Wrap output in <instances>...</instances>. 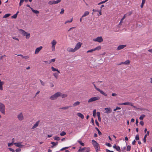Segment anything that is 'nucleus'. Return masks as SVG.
I'll list each match as a JSON object with an SVG mask.
<instances>
[{
  "mask_svg": "<svg viewBox=\"0 0 152 152\" xmlns=\"http://www.w3.org/2000/svg\"><path fill=\"white\" fill-rule=\"evenodd\" d=\"M93 41L100 43L103 41V39L102 37H98L94 39Z\"/></svg>",
  "mask_w": 152,
  "mask_h": 152,
  "instance_id": "obj_8",
  "label": "nucleus"
},
{
  "mask_svg": "<svg viewBox=\"0 0 152 152\" xmlns=\"http://www.w3.org/2000/svg\"><path fill=\"white\" fill-rule=\"evenodd\" d=\"M51 69H52V71H56L57 72H58V73H60V71L58 70V69L55 68L53 66L51 67Z\"/></svg>",
  "mask_w": 152,
  "mask_h": 152,
  "instance_id": "obj_23",
  "label": "nucleus"
},
{
  "mask_svg": "<svg viewBox=\"0 0 152 152\" xmlns=\"http://www.w3.org/2000/svg\"><path fill=\"white\" fill-rule=\"evenodd\" d=\"M29 58V56H23V58H24L25 59H27V58Z\"/></svg>",
  "mask_w": 152,
  "mask_h": 152,
  "instance_id": "obj_55",
  "label": "nucleus"
},
{
  "mask_svg": "<svg viewBox=\"0 0 152 152\" xmlns=\"http://www.w3.org/2000/svg\"><path fill=\"white\" fill-rule=\"evenodd\" d=\"M92 84H93V85L94 86L95 88L96 89V90H97V91L99 92L101 94H103L104 96H107V95L106 93H105L103 91H102V90H101L100 89L97 88L96 87L95 85L94 84V83H92Z\"/></svg>",
  "mask_w": 152,
  "mask_h": 152,
  "instance_id": "obj_6",
  "label": "nucleus"
},
{
  "mask_svg": "<svg viewBox=\"0 0 152 152\" xmlns=\"http://www.w3.org/2000/svg\"><path fill=\"white\" fill-rule=\"evenodd\" d=\"M145 115L142 114L140 116L139 119L141 120H142L145 117Z\"/></svg>",
  "mask_w": 152,
  "mask_h": 152,
  "instance_id": "obj_31",
  "label": "nucleus"
},
{
  "mask_svg": "<svg viewBox=\"0 0 152 152\" xmlns=\"http://www.w3.org/2000/svg\"><path fill=\"white\" fill-rule=\"evenodd\" d=\"M54 139L55 140H59L60 139V138L59 137L57 136L55 137L54 138Z\"/></svg>",
  "mask_w": 152,
  "mask_h": 152,
  "instance_id": "obj_42",
  "label": "nucleus"
},
{
  "mask_svg": "<svg viewBox=\"0 0 152 152\" xmlns=\"http://www.w3.org/2000/svg\"><path fill=\"white\" fill-rule=\"evenodd\" d=\"M105 3V2L104 1H101V2H100L99 3H98V5H99L100 4H103V3Z\"/></svg>",
  "mask_w": 152,
  "mask_h": 152,
  "instance_id": "obj_60",
  "label": "nucleus"
},
{
  "mask_svg": "<svg viewBox=\"0 0 152 152\" xmlns=\"http://www.w3.org/2000/svg\"><path fill=\"white\" fill-rule=\"evenodd\" d=\"M60 96L62 98H65L67 96V95L66 94H62L60 92Z\"/></svg>",
  "mask_w": 152,
  "mask_h": 152,
  "instance_id": "obj_27",
  "label": "nucleus"
},
{
  "mask_svg": "<svg viewBox=\"0 0 152 152\" xmlns=\"http://www.w3.org/2000/svg\"><path fill=\"white\" fill-rule=\"evenodd\" d=\"M104 110H106L105 113H110L112 112V110L110 108H105Z\"/></svg>",
  "mask_w": 152,
  "mask_h": 152,
  "instance_id": "obj_19",
  "label": "nucleus"
},
{
  "mask_svg": "<svg viewBox=\"0 0 152 152\" xmlns=\"http://www.w3.org/2000/svg\"><path fill=\"white\" fill-rule=\"evenodd\" d=\"M106 145L109 147H111L112 146V145L110 144L108 142H107L106 143Z\"/></svg>",
  "mask_w": 152,
  "mask_h": 152,
  "instance_id": "obj_47",
  "label": "nucleus"
},
{
  "mask_svg": "<svg viewBox=\"0 0 152 152\" xmlns=\"http://www.w3.org/2000/svg\"><path fill=\"white\" fill-rule=\"evenodd\" d=\"M135 139L136 140H139V136L137 134L136 135L135 137Z\"/></svg>",
  "mask_w": 152,
  "mask_h": 152,
  "instance_id": "obj_46",
  "label": "nucleus"
},
{
  "mask_svg": "<svg viewBox=\"0 0 152 152\" xmlns=\"http://www.w3.org/2000/svg\"><path fill=\"white\" fill-rule=\"evenodd\" d=\"M18 118L20 121H22L23 119V116L22 113H20L18 115Z\"/></svg>",
  "mask_w": 152,
  "mask_h": 152,
  "instance_id": "obj_15",
  "label": "nucleus"
},
{
  "mask_svg": "<svg viewBox=\"0 0 152 152\" xmlns=\"http://www.w3.org/2000/svg\"><path fill=\"white\" fill-rule=\"evenodd\" d=\"M57 42L55 39H53L51 42L52 46L51 50L52 51H54L55 50V46Z\"/></svg>",
  "mask_w": 152,
  "mask_h": 152,
  "instance_id": "obj_5",
  "label": "nucleus"
},
{
  "mask_svg": "<svg viewBox=\"0 0 152 152\" xmlns=\"http://www.w3.org/2000/svg\"><path fill=\"white\" fill-rule=\"evenodd\" d=\"M5 105L0 102V112L4 115L5 114Z\"/></svg>",
  "mask_w": 152,
  "mask_h": 152,
  "instance_id": "obj_3",
  "label": "nucleus"
},
{
  "mask_svg": "<svg viewBox=\"0 0 152 152\" xmlns=\"http://www.w3.org/2000/svg\"><path fill=\"white\" fill-rule=\"evenodd\" d=\"M48 3L50 5L54 4V1H50L48 2Z\"/></svg>",
  "mask_w": 152,
  "mask_h": 152,
  "instance_id": "obj_39",
  "label": "nucleus"
},
{
  "mask_svg": "<svg viewBox=\"0 0 152 152\" xmlns=\"http://www.w3.org/2000/svg\"><path fill=\"white\" fill-rule=\"evenodd\" d=\"M64 10L63 9H62L61 10V12L60 13V14H64Z\"/></svg>",
  "mask_w": 152,
  "mask_h": 152,
  "instance_id": "obj_54",
  "label": "nucleus"
},
{
  "mask_svg": "<svg viewBox=\"0 0 152 152\" xmlns=\"http://www.w3.org/2000/svg\"><path fill=\"white\" fill-rule=\"evenodd\" d=\"M21 151V149L20 148H17L16 149V152H19Z\"/></svg>",
  "mask_w": 152,
  "mask_h": 152,
  "instance_id": "obj_52",
  "label": "nucleus"
},
{
  "mask_svg": "<svg viewBox=\"0 0 152 152\" xmlns=\"http://www.w3.org/2000/svg\"><path fill=\"white\" fill-rule=\"evenodd\" d=\"M30 9H31L33 12L36 14H37L39 13V11L37 10H34L32 7H30Z\"/></svg>",
  "mask_w": 152,
  "mask_h": 152,
  "instance_id": "obj_28",
  "label": "nucleus"
},
{
  "mask_svg": "<svg viewBox=\"0 0 152 152\" xmlns=\"http://www.w3.org/2000/svg\"><path fill=\"white\" fill-rule=\"evenodd\" d=\"M77 115L78 116L81 118L82 119H83L84 118V115L83 114L80 113H78Z\"/></svg>",
  "mask_w": 152,
  "mask_h": 152,
  "instance_id": "obj_22",
  "label": "nucleus"
},
{
  "mask_svg": "<svg viewBox=\"0 0 152 152\" xmlns=\"http://www.w3.org/2000/svg\"><path fill=\"white\" fill-rule=\"evenodd\" d=\"M66 50L68 52H69L74 53L76 51L75 48H73L70 47H68Z\"/></svg>",
  "mask_w": 152,
  "mask_h": 152,
  "instance_id": "obj_14",
  "label": "nucleus"
},
{
  "mask_svg": "<svg viewBox=\"0 0 152 152\" xmlns=\"http://www.w3.org/2000/svg\"><path fill=\"white\" fill-rule=\"evenodd\" d=\"M124 19H123V18H122L121 20V21H120V22L119 23V24H121V23H123V20H124Z\"/></svg>",
  "mask_w": 152,
  "mask_h": 152,
  "instance_id": "obj_63",
  "label": "nucleus"
},
{
  "mask_svg": "<svg viewBox=\"0 0 152 152\" xmlns=\"http://www.w3.org/2000/svg\"><path fill=\"white\" fill-rule=\"evenodd\" d=\"M113 148L115 149L117 151L119 152H121V150L119 146H117L115 144L113 146Z\"/></svg>",
  "mask_w": 152,
  "mask_h": 152,
  "instance_id": "obj_17",
  "label": "nucleus"
},
{
  "mask_svg": "<svg viewBox=\"0 0 152 152\" xmlns=\"http://www.w3.org/2000/svg\"><path fill=\"white\" fill-rule=\"evenodd\" d=\"M11 14H6L3 17V18H6L10 16Z\"/></svg>",
  "mask_w": 152,
  "mask_h": 152,
  "instance_id": "obj_35",
  "label": "nucleus"
},
{
  "mask_svg": "<svg viewBox=\"0 0 152 152\" xmlns=\"http://www.w3.org/2000/svg\"><path fill=\"white\" fill-rule=\"evenodd\" d=\"M22 143V142H19L18 143H14V145H15L16 147L20 148H22L24 147V145L21 144Z\"/></svg>",
  "mask_w": 152,
  "mask_h": 152,
  "instance_id": "obj_10",
  "label": "nucleus"
},
{
  "mask_svg": "<svg viewBox=\"0 0 152 152\" xmlns=\"http://www.w3.org/2000/svg\"><path fill=\"white\" fill-rule=\"evenodd\" d=\"M95 123H96V125L97 126H99V123L98 122L97 120H95Z\"/></svg>",
  "mask_w": 152,
  "mask_h": 152,
  "instance_id": "obj_62",
  "label": "nucleus"
},
{
  "mask_svg": "<svg viewBox=\"0 0 152 152\" xmlns=\"http://www.w3.org/2000/svg\"><path fill=\"white\" fill-rule=\"evenodd\" d=\"M8 149H9L10 151H12V152H15V150L11 148H8Z\"/></svg>",
  "mask_w": 152,
  "mask_h": 152,
  "instance_id": "obj_51",
  "label": "nucleus"
},
{
  "mask_svg": "<svg viewBox=\"0 0 152 152\" xmlns=\"http://www.w3.org/2000/svg\"><path fill=\"white\" fill-rule=\"evenodd\" d=\"M145 1L146 0H142V3L140 5V7L141 8H142L143 7L144 4L145 3Z\"/></svg>",
  "mask_w": 152,
  "mask_h": 152,
  "instance_id": "obj_30",
  "label": "nucleus"
},
{
  "mask_svg": "<svg viewBox=\"0 0 152 152\" xmlns=\"http://www.w3.org/2000/svg\"><path fill=\"white\" fill-rule=\"evenodd\" d=\"M89 148L84 147L83 148H81V147L80 148V149L78 150V152H86V151L88 150Z\"/></svg>",
  "mask_w": 152,
  "mask_h": 152,
  "instance_id": "obj_12",
  "label": "nucleus"
},
{
  "mask_svg": "<svg viewBox=\"0 0 152 152\" xmlns=\"http://www.w3.org/2000/svg\"><path fill=\"white\" fill-rule=\"evenodd\" d=\"M60 92H57L50 97V99L51 100L56 99L60 96Z\"/></svg>",
  "mask_w": 152,
  "mask_h": 152,
  "instance_id": "obj_4",
  "label": "nucleus"
},
{
  "mask_svg": "<svg viewBox=\"0 0 152 152\" xmlns=\"http://www.w3.org/2000/svg\"><path fill=\"white\" fill-rule=\"evenodd\" d=\"M146 137H147V134H145L144 136V138L143 140V142H144V143H145L146 142Z\"/></svg>",
  "mask_w": 152,
  "mask_h": 152,
  "instance_id": "obj_37",
  "label": "nucleus"
},
{
  "mask_svg": "<svg viewBox=\"0 0 152 152\" xmlns=\"http://www.w3.org/2000/svg\"><path fill=\"white\" fill-rule=\"evenodd\" d=\"M95 129L98 131L99 135H101L102 134V133L99 130V129L97 127H96Z\"/></svg>",
  "mask_w": 152,
  "mask_h": 152,
  "instance_id": "obj_40",
  "label": "nucleus"
},
{
  "mask_svg": "<svg viewBox=\"0 0 152 152\" xmlns=\"http://www.w3.org/2000/svg\"><path fill=\"white\" fill-rule=\"evenodd\" d=\"M58 72H55L53 73V75L56 79H57L58 77Z\"/></svg>",
  "mask_w": 152,
  "mask_h": 152,
  "instance_id": "obj_26",
  "label": "nucleus"
},
{
  "mask_svg": "<svg viewBox=\"0 0 152 152\" xmlns=\"http://www.w3.org/2000/svg\"><path fill=\"white\" fill-rule=\"evenodd\" d=\"M132 14V12H130L126 13V14H128L127 15V16H129L130 15H131Z\"/></svg>",
  "mask_w": 152,
  "mask_h": 152,
  "instance_id": "obj_61",
  "label": "nucleus"
},
{
  "mask_svg": "<svg viewBox=\"0 0 152 152\" xmlns=\"http://www.w3.org/2000/svg\"><path fill=\"white\" fill-rule=\"evenodd\" d=\"M121 109V108L119 107H117L115 109H114V111H115L116 110H119Z\"/></svg>",
  "mask_w": 152,
  "mask_h": 152,
  "instance_id": "obj_53",
  "label": "nucleus"
},
{
  "mask_svg": "<svg viewBox=\"0 0 152 152\" xmlns=\"http://www.w3.org/2000/svg\"><path fill=\"white\" fill-rule=\"evenodd\" d=\"M92 143L94 147L96 149V152H98L99 150L100 147L99 144L95 140H92Z\"/></svg>",
  "mask_w": 152,
  "mask_h": 152,
  "instance_id": "obj_2",
  "label": "nucleus"
},
{
  "mask_svg": "<svg viewBox=\"0 0 152 152\" xmlns=\"http://www.w3.org/2000/svg\"><path fill=\"white\" fill-rule=\"evenodd\" d=\"M39 80L40 82L41 85L43 86H44L45 85V83L43 81H42L41 80H40V79Z\"/></svg>",
  "mask_w": 152,
  "mask_h": 152,
  "instance_id": "obj_50",
  "label": "nucleus"
},
{
  "mask_svg": "<svg viewBox=\"0 0 152 152\" xmlns=\"http://www.w3.org/2000/svg\"><path fill=\"white\" fill-rule=\"evenodd\" d=\"M66 133L64 131H62L61 133L60 134V135L61 136H64V135H66Z\"/></svg>",
  "mask_w": 152,
  "mask_h": 152,
  "instance_id": "obj_33",
  "label": "nucleus"
},
{
  "mask_svg": "<svg viewBox=\"0 0 152 152\" xmlns=\"http://www.w3.org/2000/svg\"><path fill=\"white\" fill-rule=\"evenodd\" d=\"M17 14H15L13 16L11 17V18H16L17 17Z\"/></svg>",
  "mask_w": 152,
  "mask_h": 152,
  "instance_id": "obj_45",
  "label": "nucleus"
},
{
  "mask_svg": "<svg viewBox=\"0 0 152 152\" xmlns=\"http://www.w3.org/2000/svg\"><path fill=\"white\" fill-rule=\"evenodd\" d=\"M126 46V45H119L117 48V50H119L123 49Z\"/></svg>",
  "mask_w": 152,
  "mask_h": 152,
  "instance_id": "obj_16",
  "label": "nucleus"
},
{
  "mask_svg": "<svg viewBox=\"0 0 152 152\" xmlns=\"http://www.w3.org/2000/svg\"><path fill=\"white\" fill-rule=\"evenodd\" d=\"M131 146L129 145H128L127 147L126 150L127 151H129L130 150Z\"/></svg>",
  "mask_w": 152,
  "mask_h": 152,
  "instance_id": "obj_48",
  "label": "nucleus"
},
{
  "mask_svg": "<svg viewBox=\"0 0 152 152\" xmlns=\"http://www.w3.org/2000/svg\"><path fill=\"white\" fill-rule=\"evenodd\" d=\"M19 31L20 33L23 36H26V39H28L30 37V33L27 32L24 30L22 29H19Z\"/></svg>",
  "mask_w": 152,
  "mask_h": 152,
  "instance_id": "obj_1",
  "label": "nucleus"
},
{
  "mask_svg": "<svg viewBox=\"0 0 152 152\" xmlns=\"http://www.w3.org/2000/svg\"><path fill=\"white\" fill-rule=\"evenodd\" d=\"M50 87H53L54 86V85L51 82L50 83Z\"/></svg>",
  "mask_w": 152,
  "mask_h": 152,
  "instance_id": "obj_56",
  "label": "nucleus"
},
{
  "mask_svg": "<svg viewBox=\"0 0 152 152\" xmlns=\"http://www.w3.org/2000/svg\"><path fill=\"white\" fill-rule=\"evenodd\" d=\"M94 50L93 49H91V50H88L87 52V53H92L94 51Z\"/></svg>",
  "mask_w": 152,
  "mask_h": 152,
  "instance_id": "obj_41",
  "label": "nucleus"
},
{
  "mask_svg": "<svg viewBox=\"0 0 152 152\" xmlns=\"http://www.w3.org/2000/svg\"><path fill=\"white\" fill-rule=\"evenodd\" d=\"M89 12L88 11H85L83 15L82 16V18H83L89 15Z\"/></svg>",
  "mask_w": 152,
  "mask_h": 152,
  "instance_id": "obj_24",
  "label": "nucleus"
},
{
  "mask_svg": "<svg viewBox=\"0 0 152 152\" xmlns=\"http://www.w3.org/2000/svg\"><path fill=\"white\" fill-rule=\"evenodd\" d=\"M140 124L142 126H143L144 124V123L142 121H141L140 123Z\"/></svg>",
  "mask_w": 152,
  "mask_h": 152,
  "instance_id": "obj_59",
  "label": "nucleus"
},
{
  "mask_svg": "<svg viewBox=\"0 0 152 152\" xmlns=\"http://www.w3.org/2000/svg\"><path fill=\"white\" fill-rule=\"evenodd\" d=\"M39 121H37L36 123L34 125V126L32 127L31 129H33L37 127L38 126L39 124Z\"/></svg>",
  "mask_w": 152,
  "mask_h": 152,
  "instance_id": "obj_18",
  "label": "nucleus"
},
{
  "mask_svg": "<svg viewBox=\"0 0 152 152\" xmlns=\"http://www.w3.org/2000/svg\"><path fill=\"white\" fill-rule=\"evenodd\" d=\"M72 20H73V18H72L70 20H68L66 21L65 22V24H66L69 23H71L72 22Z\"/></svg>",
  "mask_w": 152,
  "mask_h": 152,
  "instance_id": "obj_34",
  "label": "nucleus"
},
{
  "mask_svg": "<svg viewBox=\"0 0 152 152\" xmlns=\"http://www.w3.org/2000/svg\"><path fill=\"white\" fill-rule=\"evenodd\" d=\"M71 106H66L64 107H61L60 108V109H63V110H66L69 108Z\"/></svg>",
  "mask_w": 152,
  "mask_h": 152,
  "instance_id": "obj_32",
  "label": "nucleus"
},
{
  "mask_svg": "<svg viewBox=\"0 0 152 152\" xmlns=\"http://www.w3.org/2000/svg\"><path fill=\"white\" fill-rule=\"evenodd\" d=\"M97 115L98 117L100 116V113L99 112H97Z\"/></svg>",
  "mask_w": 152,
  "mask_h": 152,
  "instance_id": "obj_58",
  "label": "nucleus"
},
{
  "mask_svg": "<svg viewBox=\"0 0 152 152\" xmlns=\"http://www.w3.org/2000/svg\"><path fill=\"white\" fill-rule=\"evenodd\" d=\"M119 105H130L131 106H133V105L132 103L130 102H126L123 103H119L118 104Z\"/></svg>",
  "mask_w": 152,
  "mask_h": 152,
  "instance_id": "obj_11",
  "label": "nucleus"
},
{
  "mask_svg": "<svg viewBox=\"0 0 152 152\" xmlns=\"http://www.w3.org/2000/svg\"><path fill=\"white\" fill-rule=\"evenodd\" d=\"M100 99V97L99 96H97L96 97H91L88 100V102L89 103L93 102L99 100Z\"/></svg>",
  "mask_w": 152,
  "mask_h": 152,
  "instance_id": "obj_7",
  "label": "nucleus"
},
{
  "mask_svg": "<svg viewBox=\"0 0 152 152\" xmlns=\"http://www.w3.org/2000/svg\"><path fill=\"white\" fill-rule=\"evenodd\" d=\"M80 103V102L79 101H77L75 102L73 104V107H75L76 106L79 105Z\"/></svg>",
  "mask_w": 152,
  "mask_h": 152,
  "instance_id": "obj_25",
  "label": "nucleus"
},
{
  "mask_svg": "<svg viewBox=\"0 0 152 152\" xmlns=\"http://www.w3.org/2000/svg\"><path fill=\"white\" fill-rule=\"evenodd\" d=\"M14 144L13 143H8V147H10V146H12Z\"/></svg>",
  "mask_w": 152,
  "mask_h": 152,
  "instance_id": "obj_49",
  "label": "nucleus"
},
{
  "mask_svg": "<svg viewBox=\"0 0 152 152\" xmlns=\"http://www.w3.org/2000/svg\"><path fill=\"white\" fill-rule=\"evenodd\" d=\"M106 152H114L113 151H111L107 149H106Z\"/></svg>",
  "mask_w": 152,
  "mask_h": 152,
  "instance_id": "obj_64",
  "label": "nucleus"
},
{
  "mask_svg": "<svg viewBox=\"0 0 152 152\" xmlns=\"http://www.w3.org/2000/svg\"><path fill=\"white\" fill-rule=\"evenodd\" d=\"M94 51L96 50H99L101 49V47L100 46H99L96 47V48H94Z\"/></svg>",
  "mask_w": 152,
  "mask_h": 152,
  "instance_id": "obj_29",
  "label": "nucleus"
},
{
  "mask_svg": "<svg viewBox=\"0 0 152 152\" xmlns=\"http://www.w3.org/2000/svg\"><path fill=\"white\" fill-rule=\"evenodd\" d=\"M77 142L82 146H84V144L80 140H78Z\"/></svg>",
  "mask_w": 152,
  "mask_h": 152,
  "instance_id": "obj_38",
  "label": "nucleus"
},
{
  "mask_svg": "<svg viewBox=\"0 0 152 152\" xmlns=\"http://www.w3.org/2000/svg\"><path fill=\"white\" fill-rule=\"evenodd\" d=\"M128 14H125L124 15L123 17V18H123V19H124L127 16V15Z\"/></svg>",
  "mask_w": 152,
  "mask_h": 152,
  "instance_id": "obj_57",
  "label": "nucleus"
},
{
  "mask_svg": "<svg viewBox=\"0 0 152 152\" xmlns=\"http://www.w3.org/2000/svg\"><path fill=\"white\" fill-rule=\"evenodd\" d=\"M43 47L42 46H40L38 48H37L35 51V54H37L42 49Z\"/></svg>",
  "mask_w": 152,
  "mask_h": 152,
  "instance_id": "obj_13",
  "label": "nucleus"
},
{
  "mask_svg": "<svg viewBox=\"0 0 152 152\" xmlns=\"http://www.w3.org/2000/svg\"><path fill=\"white\" fill-rule=\"evenodd\" d=\"M69 147H64V148H61V150H60V151H63L64 150H65L66 149H67L68 148H69Z\"/></svg>",
  "mask_w": 152,
  "mask_h": 152,
  "instance_id": "obj_44",
  "label": "nucleus"
},
{
  "mask_svg": "<svg viewBox=\"0 0 152 152\" xmlns=\"http://www.w3.org/2000/svg\"><path fill=\"white\" fill-rule=\"evenodd\" d=\"M96 110H94L93 111V115L94 117H95L96 116Z\"/></svg>",
  "mask_w": 152,
  "mask_h": 152,
  "instance_id": "obj_36",
  "label": "nucleus"
},
{
  "mask_svg": "<svg viewBox=\"0 0 152 152\" xmlns=\"http://www.w3.org/2000/svg\"><path fill=\"white\" fill-rule=\"evenodd\" d=\"M130 61L129 60H127L124 62H122L120 63V65L122 64H124L126 65H128L129 64Z\"/></svg>",
  "mask_w": 152,
  "mask_h": 152,
  "instance_id": "obj_20",
  "label": "nucleus"
},
{
  "mask_svg": "<svg viewBox=\"0 0 152 152\" xmlns=\"http://www.w3.org/2000/svg\"><path fill=\"white\" fill-rule=\"evenodd\" d=\"M82 45V43L80 42H79L77 43L76 45H75V48H74L75 51L79 49H80Z\"/></svg>",
  "mask_w": 152,
  "mask_h": 152,
  "instance_id": "obj_9",
  "label": "nucleus"
},
{
  "mask_svg": "<svg viewBox=\"0 0 152 152\" xmlns=\"http://www.w3.org/2000/svg\"><path fill=\"white\" fill-rule=\"evenodd\" d=\"M4 84V82L3 81H1L0 80V90L2 91L3 90V85Z\"/></svg>",
  "mask_w": 152,
  "mask_h": 152,
  "instance_id": "obj_21",
  "label": "nucleus"
},
{
  "mask_svg": "<svg viewBox=\"0 0 152 152\" xmlns=\"http://www.w3.org/2000/svg\"><path fill=\"white\" fill-rule=\"evenodd\" d=\"M51 144L52 145L51 146V148H54V147L56 146V145L55 144V142H51Z\"/></svg>",
  "mask_w": 152,
  "mask_h": 152,
  "instance_id": "obj_43",
  "label": "nucleus"
}]
</instances>
